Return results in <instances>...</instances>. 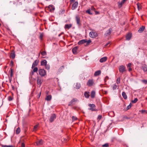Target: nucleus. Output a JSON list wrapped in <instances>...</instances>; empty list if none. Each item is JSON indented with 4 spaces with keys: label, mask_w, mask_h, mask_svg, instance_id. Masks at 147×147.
<instances>
[{
    "label": "nucleus",
    "mask_w": 147,
    "mask_h": 147,
    "mask_svg": "<svg viewBox=\"0 0 147 147\" xmlns=\"http://www.w3.org/2000/svg\"><path fill=\"white\" fill-rule=\"evenodd\" d=\"M91 42L90 40H82L78 42V44L79 45L82 44L86 43L85 45H88Z\"/></svg>",
    "instance_id": "1"
},
{
    "label": "nucleus",
    "mask_w": 147,
    "mask_h": 147,
    "mask_svg": "<svg viewBox=\"0 0 147 147\" xmlns=\"http://www.w3.org/2000/svg\"><path fill=\"white\" fill-rule=\"evenodd\" d=\"M88 106L90 107V108H88L89 110H90L92 111H96L97 110L96 108V106L94 104H89Z\"/></svg>",
    "instance_id": "2"
},
{
    "label": "nucleus",
    "mask_w": 147,
    "mask_h": 147,
    "mask_svg": "<svg viewBox=\"0 0 147 147\" xmlns=\"http://www.w3.org/2000/svg\"><path fill=\"white\" fill-rule=\"evenodd\" d=\"M39 74L41 76H44L46 74V73L45 70L43 69H40L38 70Z\"/></svg>",
    "instance_id": "3"
},
{
    "label": "nucleus",
    "mask_w": 147,
    "mask_h": 147,
    "mask_svg": "<svg viewBox=\"0 0 147 147\" xmlns=\"http://www.w3.org/2000/svg\"><path fill=\"white\" fill-rule=\"evenodd\" d=\"M43 82V80L40 77H38L37 78V85L40 87Z\"/></svg>",
    "instance_id": "4"
},
{
    "label": "nucleus",
    "mask_w": 147,
    "mask_h": 147,
    "mask_svg": "<svg viewBox=\"0 0 147 147\" xmlns=\"http://www.w3.org/2000/svg\"><path fill=\"white\" fill-rule=\"evenodd\" d=\"M75 19L77 25L79 26H81V23L80 20V18L79 16H77L76 17Z\"/></svg>",
    "instance_id": "5"
},
{
    "label": "nucleus",
    "mask_w": 147,
    "mask_h": 147,
    "mask_svg": "<svg viewBox=\"0 0 147 147\" xmlns=\"http://www.w3.org/2000/svg\"><path fill=\"white\" fill-rule=\"evenodd\" d=\"M112 31V29L111 28H110L108 30H107L104 36L105 37L110 36Z\"/></svg>",
    "instance_id": "6"
},
{
    "label": "nucleus",
    "mask_w": 147,
    "mask_h": 147,
    "mask_svg": "<svg viewBox=\"0 0 147 147\" xmlns=\"http://www.w3.org/2000/svg\"><path fill=\"white\" fill-rule=\"evenodd\" d=\"M98 36V34L96 32H91L89 33V36L92 38H95Z\"/></svg>",
    "instance_id": "7"
},
{
    "label": "nucleus",
    "mask_w": 147,
    "mask_h": 147,
    "mask_svg": "<svg viewBox=\"0 0 147 147\" xmlns=\"http://www.w3.org/2000/svg\"><path fill=\"white\" fill-rule=\"evenodd\" d=\"M78 100L76 98H73L72 100L69 102L68 106H72L75 104L76 102Z\"/></svg>",
    "instance_id": "8"
},
{
    "label": "nucleus",
    "mask_w": 147,
    "mask_h": 147,
    "mask_svg": "<svg viewBox=\"0 0 147 147\" xmlns=\"http://www.w3.org/2000/svg\"><path fill=\"white\" fill-rule=\"evenodd\" d=\"M94 82L93 80H89L87 83V85L88 86H91L93 85Z\"/></svg>",
    "instance_id": "9"
},
{
    "label": "nucleus",
    "mask_w": 147,
    "mask_h": 147,
    "mask_svg": "<svg viewBox=\"0 0 147 147\" xmlns=\"http://www.w3.org/2000/svg\"><path fill=\"white\" fill-rule=\"evenodd\" d=\"M119 69V72L122 73L125 71V67L123 65L120 66Z\"/></svg>",
    "instance_id": "10"
},
{
    "label": "nucleus",
    "mask_w": 147,
    "mask_h": 147,
    "mask_svg": "<svg viewBox=\"0 0 147 147\" xmlns=\"http://www.w3.org/2000/svg\"><path fill=\"white\" fill-rule=\"evenodd\" d=\"M15 56L16 54L15 51H12L9 56L10 58L13 59L15 57Z\"/></svg>",
    "instance_id": "11"
},
{
    "label": "nucleus",
    "mask_w": 147,
    "mask_h": 147,
    "mask_svg": "<svg viewBox=\"0 0 147 147\" xmlns=\"http://www.w3.org/2000/svg\"><path fill=\"white\" fill-rule=\"evenodd\" d=\"M56 116L55 114H53L50 118V121L51 122H52L56 118Z\"/></svg>",
    "instance_id": "12"
},
{
    "label": "nucleus",
    "mask_w": 147,
    "mask_h": 147,
    "mask_svg": "<svg viewBox=\"0 0 147 147\" xmlns=\"http://www.w3.org/2000/svg\"><path fill=\"white\" fill-rule=\"evenodd\" d=\"M78 5V2H74L72 5L71 9L72 10L75 9L77 7Z\"/></svg>",
    "instance_id": "13"
},
{
    "label": "nucleus",
    "mask_w": 147,
    "mask_h": 147,
    "mask_svg": "<svg viewBox=\"0 0 147 147\" xmlns=\"http://www.w3.org/2000/svg\"><path fill=\"white\" fill-rule=\"evenodd\" d=\"M127 0H122L121 2H118V6L119 7H121Z\"/></svg>",
    "instance_id": "14"
},
{
    "label": "nucleus",
    "mask_w": 147,
    "mask_h": 147,
    "mask_svg": "<svg viewBox=\"0 0 147 147\" xmlns=\"http://www.w3.org/2000/svg\"><path fill=\"white\" fill-rule=\"evenodd\" d=\"M39 63V61L37 60H36L33 63L32 65V68H33L35 66H36Z\"/></svg>",
    "instance_id": "15"
},
{
    "label": "nucleus",
    "mask_w": 147,
    "mask_h": 147,
    "mask_svg": "<svg viewBox=\"0 0 147 147\" xmlns=\"http://www.w3.org/2000/svg\"><path fill=\"white\" fill-rule=\"evenodd\" d=\"M9 72L10 74V77L9 78V79L10 82H11L12 79V77L13 76V69L11 68L10 69V70L9 71Z\"/></svg>",
    "instance_id": "16"
},
{
    "label": "nucleus",
    "mask_w": 147,
    "mask_h": 147,
    "mask_svg": "<svg viewBox=\"0 0 147 147\" xmlns=\"http://www.w3.org/2000/svg\"><path fill=\"white\" fill-rule=\"evenodd\" d=\"M72 26V24H66L64 28L65 29H69L71 28Z\"/></svg>",
    "instance_id": "17"
},
{
    "label": "nucleus",
    "mask_w": 147,
    "mask_h": 147,
    "mask_svg": "<svg viewBox=\"0 0 147 147\" xmlns=\"http://www.w3.org/2000/svg\"><path fill=\"white\" fill-rule=\"evenodd\" d=\"M49 10L51 12H53L55 10V8L53 5H50L48 7Z\"/></svg>",
    "instance_id": "18"
},
{
    "label": "nucleus",
    "mask_w": 147,
    "mask_h": 147,
    "mask_svg": "<svg viewBox=\"0 0 147 147\" xmlns=\"http://www.w3.org/2000/svg\"><path fill=\"white\" fill-rule=\"evenodd\" d=\"M107 58L106 57H105L101 58L100 60V61L101 63H103L105 62L107 60Z\"/></svg>",
    "instance_id": "19"
},
{
    "label": "nucleus",
    "mask_w": 147,
    "mask_h": 147,
    "mask_svg": "<svg viewBox=\"0 0 147 147\" xmlns=\"http://www.w3.org/2000/svg\"><path fill=\"white\" fill-rule=\"evenodd\" d=\"M131 34L130 33H129L126 35V40H129L131 38Z\"/></svg>",
    "instance_id": "20"
},
{
    "label": "nucleus",
    "mask_w": 147,
    "mask_h": 147,
    "mask_svg": "<svg viewBox=\"0 0 147 147\" xmlns=\"http://www.w3.org/2000/svg\"><path fill=\"white\" fill-rule=\"evenodd\" d=\"M141 69H142L143 70L144 72H147V65H143Z\"/></svg>",
    "instance_id": "21"
},
{
    "label": "nucleus",
    "mask_w": 147,
    "mask_h": 147,
    "mask_svg": "<svg viewBox=\"0 0 147 147\" xmlns=\"http://www.w3.org/2000/svg\"><path fill=\"white\" fill-rule=\"evenodd\" d=\"M78 49V47H74L72 49V51L73 52V53L74 54H76L77 53V51Z\"/></svg>",
    "instance_id": "22"
},
{
    "label": "nucleus",
    "mask_w": 147,
    "mask_h": 147,
    "mask_svg": "<svg viewBox=\"0 0 147 147\" xmlns=\"http://www.w3.org/2000/svg\"><path fill=\"white\" fill-rule=\"evenodd\" d=\"M101 73V71L100 70L96 71L94 73V75L95 76H96L100 75Z\"/></svg>",
    "instance_id": "23"
},
{
    "label": "nucleus",
    "mask_w": 147,
    "mask_h": 147,
    "mask_svg": "<svg viewBox=\"0 0 147 147\" xmlns=\"http://www.w3.org/2000/svg\"><path fill=\"white\" fill-rule=\"evenodd\" d=\"M52 98V96L51 95H48L46 96L45 98V100L47 101H50Z\"/></svg>",
    "instance_id": "24"
},
{
    "label": "nucleus",
    "mask_w": 147,
    "mask_h": 147,
    "mask_svg": "<svg viewBox=\"0 0 147 147\" xmlns=\"http://www.w3.org/2000/svg\"><path fill=\"white\" fill-rule=\"evenodd\" d=\"M43 140H42L41 139L37 141L36 142V143L37 145H42L43 143Z\"/></svg>",
    "instance_id": "25"
},
{
    "label": "nucleus",
    "mask_w": 147,
    "mask_h": 147,
    "mask_svg": "<svg viewBox=\"0 0 147 147\" xmlns=\"http://www.w3.org/2000/svg\"><path fill=\"white\" fill-rule=\"evenodd\" d=\"M47 61L46 60H44L41 62V65L45 66L47 64Z\"/></svg>",
    "instance_id": "26"
},
{
    "label": "nucleus",
    "mask_w": 147,
    "mask_h": 147,
    "mask_svg": "<svg viewBox=\"0 0 147 147\" xmlns=\"http://www.w3.org/2000/svg\"><path fill=\"white\" fill-rule=\"evenodd\" d=\"M145 28L144 26H142L141 28H140L138 30V32L139 33H141L142 32Z\"/></svg>",
    "instance_id": "27"
},
{
    "label": "nucleus",
    "mask_w": 147,
    "mask_h": 147,
    "mask_svg": "<svg viewBox=\"0 0 147 147\" xmlns=\"http://www.w3.org/2000/svg\"><path fill=\"white\" fill-rule=\"evenodd\" d=\"M90 92H85L84 94V95L85 97L86 98H88L90 96Z\"/></svg>",
    "instance_id": "28"
},
{
    "label": "nucleus",
    "mask_w": 147,
    "mask_h": 147,
    "mask_svg": "<svg viewBox=\"0 0 147 147\" xmlns=\"http://www.w3.org/2000/svg\"><path fill=\"white\" fill-rule=\"evenodd\" d=\"M95 92L93 90L91 92V97L92 98H93L95 97Z\"/></svg>",
    "instance_id": "29"
},
{
    "label": "nucleus",
    "mask_w": 147,
    "mask_h": 147,
    "mask_svg": "<svg viewBox=\"0 0 147 147\" xmlns=\"http://www.w3.org/2000/svg\"><path fill=\"white\" fill-rule=\"evenodd\" d=\"M38 124H37V125H35L34 126L33 129V131H37L38 129Z\"/></svg>",
    "instance_id": "30"
},
{
    "label": "nucleus",
    "mask_w": 147,
    "mask_h": 147,
    "mask_svg": "<svg viewBox=\"0 0 147 147\" xmlns=\"http://www.w3.org/2000/svg\"><path fill=\"white\" fill-rule=\"evenodd\" d=\"M122 96L124 99H126L127 98V96L126 95V93L124 92H123L122 93Z\"/></svg>",
    "instance_id": "31"
},
{
    "label": "nucleus",
    "mask_w": 147,
    "mask_h": 147,
    "mask_svg": "<svg viewBox=\"0 0 147 147\" xmlns=\"http://www.w3.org/2000/svg\"><path fill=\"white\" fill-rule=\"evenodd\" d=\"M81 85L79 83H76L75 88L77 89H79L81 87Z\"/></svg>",
    "instance_id": "32"
},
{
    "label": "nucleus",
    "mask_w": 147,
    "mask_h": 147,
    "mask_svg": "<svg viewBox=\"0 0 147 147\" xmlns=\"http://www.w3.org/2000/svg\"><path fill=\"white\" fill-rule=\"evenodd\" d=\"M137 7L138 9L139 10L142 9V7L140 5V4L139 3H138L137 4Z\"/></svg>",
    "instance_id": "33"
},
{
    "label": "nucleus",
    "mask_w": 147,
    "mask_h": 147,
    "mask_svg": "<svg viewBox=\"0 0 147 147\" xmlns=\"http://www.w3.org/2000/svg\"><path fill=\"white\" fill-rule=\"evenodd\" d=\"M91 11V10H90V9H89L87 10L86 11V13H87L90 15H92V13L90 11Z\"/></svg>",
    "instance_id": "34"
},
{
    "label": "nucleus",
    "mask_w": 147,
    "mask_h": 147,
    "mask_svg": "<svg viewBox=\"0 0 147 147\" xmlns=\"http://www.w3.org/2000/svg\"><path fill=\"white\" fill-rule=\"evenodd\" d=\"M42 55L43 56H46L47 55V53L45 51H43L41 52Z\"/></svg>",
    "instance_id": "35"
},
{
    "label": "nucleus",
    "mask_w": 147,
    "mask_h": 147,
    "mask_svg": "<svg viewBox=\"0 0 147 147\" xmlns=\"http://www.w3.org/2000/svg\"><path fill=\"white\" fill-rule=\"evenodd\" d=\"M20 131V129L19 127H18L17 128L16 131V133L17 134H18Z\"/></svg>",
    "instance_id": "36"
},
{
    "label": "nucleus",
    "mask_w": 147,
    "mask_h": 147,
    "mask_svg": "<svg viewBox=\"0 0 147 147\" xmlns=\"http://www.w3.org/2000/svg\"><path fill=\"white\" fill-rule=\"evenodd\" d=\"M117 87H118V86L117 85L115 84L113 87V90H115L116 88H117Z\"/></svg>",
    "instance_id": "37"
},
{
    "label": "nucleus",
    "mask_w": 147,
    "mask_h": 147,
    "mask_svg": "<svg viewBox=\"0 0 147 147\" xmlns=\"http://www.w3.org/2000/svg\"><path fill=\"white\" fill-rule=\"evenodd\" d=\"M132 104L131 103H130V104L128 105L127 107V108L125 109H124L125 111H127L131 107Z\"/></svg>",
    "instance_id": "38"
},
{
    "label": "nucleus",
    "mask_w": 147,
    "mask_h": 147,
    "mask_svg": "<svg viewBox=\"0 0 147 147\" xmlns=\"http://www.w3.org/2000/svg\"><path fill=\"white\" fill-rule=\"evenodd\" d=\"M45 66V69H47L48 70H49L50 69V66L49 65H46Z\"/></svg>",
    "instance_id": "39"
},
{
    "label": "nucleus",
    "mask_w": 147,
    "mask_h": 147,
    "mask_svg": "<svg viewBox=\"0 0 147 147\" xmlns=\"http://www.w3.org/2000/svg\"><path fill=\"white\" fill-rule=\"evenodd\" d=\"M138 100V99L137 98H136L134 100L132 101V102L133 103H136Z\"/></svg>",
    "instance_id": "40"
},
{
    "label": "nucleus",
    "mask_w": 147,
    "mask_h": 147,
    "mask_svg": "<svg viewBox=\"0 0 147 147\" xmlns=\"http://www.w3.org/2000/svg\"><path fill=\"white\" fill-rule=\"evenodd\" d=\"M43 36V34L42 33H41L40 34V36H39V38L41 40H42V38Z\"/></svg>",
    "instance_id": "41"
},
{
    "label": "nucleus",
    "mask_w": 147,
    "mask_h": 147,
    "mask_svg": "<svg viewBox=\"0 0 147 147\" xmlns=\"http://www.w3.org/2000/svg\"><path fill=\"white\" fill-rule=\"evenodd\" d=\"M72 119L73 121H74L76 120L77 119V118L76 117L73 116L72 117Z\"/></svg>",
    "instance_id": "42"
},
{
    "label": "nucleus",
    "mask_w": 147,
    "mask_h": 147,
    "mask_svg": "<svg viewBox=\"0 0 147 147\" xmlns=\"http://www.w3.org/2000/svg\"><path fill=\"white\" fill-rule=\"evenodd\" d=\"M109 146V145L108 143H106L102 145L103 147H108Z\"/></svg>",
    "instance_id": "43"
},
{
    "label": "nucleus",
    "mask_w": 147,
    "mask_h": 147,
    "mask_svg": "<svg viewBox=\"0 0 147 147\" xmlns=\"http://www.w3.org/2000/svg\"><path fill=\"white\" fill-rule=\"evenodd\" d=\"M38 69L37 67H35L33 71L34 72H36L38 71Z\"/></svg>",
    "instance_id": "44"
},
{
    "label": "nucleus",
    "mask_w": 147,
    "mask_h": 147,
    "mask_svg": "<svg viewBox=\"0 0 147 147\" xmlns=\"http://www.w3.org/2000/svg\"><path fill=\"white\" fill-rule=\"evenodd\" d=\"M10 65L11 66H13V61H11L10 63Z\"/></svg>",
    "instance_id": "45"
},
{
    "label": "nucleus",
    "mask_w": 147,
    "mask_h": 147,
    "mask_svg": "<svg viewBox=\"0 0 147 147\" xmlns=\"http://www.w3.org/2000/svg\"><path fill=\"white\" fill-rule=\"evenodd\" d=\"M13 100V98L11 96H9L8 97V100L10 101H11Z\"/></svg>",
    "instance_id": "46"
},
{
    "label": "nucleus",
    "mask_w": 147,
    "mask_h": 147,
    "mask_svg": "<svg viewBox=\"0 0 147 147\" xmlns=\"http://www.w3.org/2000/svg\"><path fill=\"white\" fill-rule=\"evenodd\" d=\"M140 112L142 113H146V111L145 110H142L141 111H140Z\"/></svg>",
    "instance_id": "47"
},
{
    "label": "nucleus",
    "mask_w": 147,
    "mask_h": 147,
    "mask_svg": "<svg viewBox=\"0 0 147 147\" xmlns=\"http://www.w3.org/2000/svg\"><path fill=\"white\" fill-rule=\"evenodd\" d=\"M120 78H118L117 79L116 82L117 84L120 83Z\"/></svg>",
    "instance_id": "48"
},
{
    "label": "nucleus",
    "mask_w": 147,
    "mask_h": 147,
    "mask_svg": "<svg viewBox=\"0 0 147 147\" xmlns=\"http://www.w3.org/2000/svg\"><path fill=\"white\" fill-rule=\"evenodd\" d=\"M102 116L101 115H99L98 116L97 119L99 120H100L102 118Z\"/></svg>",
    "instance_id": "49"
},
{
    "label": "nucleus",
    "mask_w": 147,
    "mask_h": 147,
    "mask_svg": "<svg viewBox=\"0 0 147 147\" xmlns=\"http://www.w3.org/2000/svg\"><path fill=\"white\" fill-rule=\"evenodd\" d=\"M91 10L94 11H95V8L93 6H92L91 7L90 9Z\"/></svg>",
    "instance_id": "50"
},
{
    "label": "nucleus",
    "mask_w": 147,
    "mask_h": 147,
    "mask_svg": "<svg viewBox=\"0 0 147 147\" xmlns=\"http://www.w3.org/2000/svg\"><path fill=\"white\" fill-rule=\"evenodd\" d=\"M132 64L131 63H129L127 65V67H131V65Z\"/></svg>",
    "instance_id": "51"
},
{
    "label": "nucleus",
    "mask_w": 147,
    "mask_h": 147,
    "mask_svg": "<svg viewBox=\"0 0 147 147\" xmlns=\"http://www.w3.org/2000/svg\"><path fill=\"white\" fill-rule=\"evenodd\" d=\"M63 68H64V66L63 65V66H61L60 67V68H59V70H62Z\"/></svg>",
    "instance_id": "52"
},
{
    "label": "nucleus",
    "mask_w": 147,
    "mask_h": 147,
    "mask_svg": "<svg viewBox=\"0 0 147 147\" xmlns=\"http://www.w3.org/2000/svg\"><path fill=\"white\" fill-rule=\"evenodd\" d=\"M4 147H13V146L12 145H5L4 146Z\"/></svg>",
    "instance_id": "53"
},
{
    "label": "nucleus",
    "mask_w": 147,
    "mask_h": 147,
    "mask_svg": "<svg viewBox=\"0 0 147 147\" xmlns=\"http://www.w3.org/2000/svg\"><path fill=\"white\" fill-rule=\"evenodd\" d=\"M110 44V42H108L105 45V47H108V45H109Z\"/></svg>",
    "instance_id": "54"
},
{
    "label": "nucleus",
    "mask_w": 147,
    "mask_h": 147,
    "mask_svg": "<svg viewBox=\"0 0 147 147\" xmlns=\"http://www.w3.org/2000/svg\"><path fill=\"white\" fill-rule=\"evenodd\" d=\"M25 144L24 143H22L21 147H25Z\"/></svg>",
    "instance_id": "55"
},
{
    "label": "nucleus",
    "mask_w": 147,
    "mask_h": 147,
    "mask_svg": "<svg viewBox=\"0 0 147 147\" xmlns=\"http://www.w3.org/2000/svg\"><path fill=\"white\" fill-rule=\"evenodd\" d=\"M96 14H99V12L98 11H95Z\"/></svg>",
    "instance_id": "56"
},
{
    "label": "nucleus",
    "mask_w": 147,
    "mask_h": 147,
    "mask_svg": "<svg viewBox=\"0 0 147 147\" xmlns=\"http://www.w3.org/2000/svg\"><path fill=\"white\" fill-rule=\"evenodd\" d=\"M128 70L129 71H130L132 70V69L131 67H129Z\"/></svg>",
    "instance_id": "57"
},
{
    "label": "nucleus",
    "mask_w": 147,
    "mask_h": 147,
    "mask_svg": "<svg viewBox=\"0 0 147 147\" xmlns=\"http://www.w3.org/2000/svg\"><path fill=\"white\" fill-rule=\"evenodd\" d=\"M109 79V77H108V76H106L105 78V80H108Z\"/></svg>",
    "instance_id": "58"
},
{
    "label": "nucleus",
    "mask_w": 147,
    "mask_h": 147,
    "mask_svg": "<svg viewBox=\"0 0 147 147\" xmlns=\"http://www.w3.org/2000/svg\"><path fill=\"white\" fill-rule=\"evenodd\" d=\"M143 82L146 83H147V81L145 80H144Z\"/></svg>",
    "instance_id": "59"
},
{
    "label": "nucleus",
    "mask_w": 147,
    "mask_h": 147,
    "mask_svg": "<svg viewBox=\"0 0 147 147\" xmlns=\"http://www.w3.org/2000/svg\"><path fill=\"white\" fill-rule=\"evenodd\" d=\"M75 1V0H70V2L71 3L74 2Z\"/></svg>",
    "instance_id": "60"
},
{
    "label": "nucleus",
    "mask_w": 147,
    "mask_h": 147,
    "mask_svg": "<svg viewBox=\"0 0 147 147\" xmlns=\"http://www.w3.org/2000/svg\"><path fill=\"white\" fill-rule=\"evenodd\" d=\"M31 74L32 75H33V74H34V72L33 71H31Z\"/></svg>",
    "instance_id": "61"
},
{
    "label": "nucleus",
    "mask_w": 147,
    "mask_h": 147,
    "mask_svg": "<svg viewBox=\"0 0 147 147\" xmlns=\"http://www.w3.org/2000/svg\"><path fill=\"white\" fill-rule=\"evenodd\" d=\"M61 34H62V33H61V34H59L58 35V36H60L61 35Z\"/></svg>",
    "instance_id": "62"
},
{
    "label": "nucleus",
    "mask_w": 147,
    "mask_h": 147,
    "mask_svg": "<svg viewBox=\"0 0 147 147\" xmlns=\"http://www.w3.org/2000/svg\"><path fill=\"white\" fill-rule=\"evenodd\" d=\"M40 94H41V92H40Z\"/></svg>",
    "instance_id": "63"
},
{
    "label": "nucleus",
    "mask_w": 147,
    "mask_h": 147,
    "mask_svg": "<svg viewBox=\"0 0 147 147\" xmlns=\"http://www.w3.org/2000/svg\"><path fill=\"white\" fill-rule=\"evenodd\" d=\"M1 88V86H0V89Z\"/></svg>",
    "instance_id": "64"
}]
</instances>
